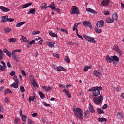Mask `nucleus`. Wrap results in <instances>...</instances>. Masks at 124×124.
<instances>
[{
	"mask_svg": "<svg viewBox=\"0 0 124 124\" xmlns=\"http://www.w3.org/2000/svg\"><path fill=\"white\" fill-rule=\"evenodd\" d=\"M92 90L93 96H94V97H93V101L95 104L99 105V104H100L102 101H103V97L102 95H100V91H102V87L96 86L95 87H92ZM98 95L100 96L97 98L96 96H98Z\"/></svg>",
	"mask_w": 124,
	"mask_h": 124,
	"instance_id": "obj_1",
	"label": "nucleus"
},
{
	"mask_svg": "<svg viewBox=\"0 0 124 124\" xmlns=\"http://www.w3.org/2000/svg\"><path fill=\"white\" fill-rule=\"evenodd\" d=\"M74 114L76 116L77 119L83 120V110L79 108L73 109Z\"/></svg>",
	"mask_w": 124,
	"mask_h": 124,
	"instance_id": "obj_2",
	"label": "nucleus"
},
{
	"mask_svg": "<svg viewBox=\"0 0 124 124\" xmlns=\"http://www.w3.org/2000/svg\"><path fill=\"white\" fill-rule=\"evenodd\" d=\"M70 13L71 14H73L74 15H75V14H77V15H78V14H80L79 8H77V7L75 6H73L72 7V9L71 10Z\"/></svg>",
	"mask_w": 124,
	"mask_h": 124,
	"instance_id": "obj_3",
	"label": "nucleus"
},
{
	"mask_svg": "<svg viewBox=\"0 0 124 124\" xmlns=\"http://www.w3.org/2000/svg\"><path fill=\"white\" fill-rule=\"evenodd\" d=\"M83 38H85L88 42H92L93 43H95L96 42L94 38L91 37L86 34H83Z\"/></svg>",
	"mask_w": 124,
	"mask_h": 124,
	"instance_id": "obj_4",
	"label": "nucleus"
},
{
	"mask_svg": "<svg viewBox=\"0 0 124 124\" xmlns=\"http://www.w3.org/2000/svg\"><path fill=\"white\" fill-rule=\"evenodd\" d=\"M110 4V0H103L101 2V5L102 6H108Z\"/></svg>",
	"mask_w": 124,
	"mask_h": 124,
	"instance_id": "obj_5",
	"label": "nucleus"
},
{
	"mask_svg": "<svg viewBox=\"0 0 124 124\" xmlns=\"http://www.w3.org/2000/svg\"><path fill=\"white\" fill-rule=\"evenodd\" d=\"M113 49L115 50V51L118 53V54H119L120 56H122L123 52H122L121 49H119V46L115 45L113 46Z\"/></svg>",
	"mask_w": 124,
	"mask_h": 124,
	"instance_id": "obj_6",
	"label": "nucleus"
},
{
	"mask_svg": "<svg viewBox=\"0 0 124 124\" xmlns=\"http://www.w3.org/2000/svg\"><path fill=\"white\" fill-rule=\"evenodd\" d=\"M83 26L84 27H88L90 29H93V26H92V23L88 21H85L83 23H82Z\"/></svg>",
	"mask_w": 124,
	"mask_h": 124,
	"instance_id": "obj_7",
	"label": "nucleus"
},
{
	"mask_svg": "<svg viewBox=\"0 0 124 124\" xmlns=\"http://www.w3.org/2000/svg\"><path fill=\"white\" fill-rule=\"evenodd\" d=\"M106 61L108 62V63H111L113 62L112 56H109V55H107L106 57Z\"/></svg>",
	"mask_w": 124,
	"mask_h": 124,
	"instance_id": "obj_8",
	"label": "nucleus"
},
{
	"mask_svg": "<svg viewBox=\"0 0 124 124\" xmlns=\"http://www.w3.org/2000/svg\"><path fill=\"white\" fill-rule=\"evenodd\" d=\"M96 26L97 27H99V28H103L104 27V21L103 20L98 21L96 23Z\"/></svg>",
	"mask_w": 124,
	"mask_h": 124,
	"instance_id": "obj_9",
	"label": "nucleus"
},
{
	"mask_svg": "<svg viewBox=\"0 0 124 124\" xmlns=\"http://www.w3.org/2000/svg\"><path fill=\"white\" fill-rule=\"evenodd\" d=\"M62 92H63V93H65V95H66V96L67 97H69V98H71V94H70V93H69V91H68V90L64 89L62 91Z\"/></svg>",
	"mask_w": 124,
	"mask_h": 124,
	"instance_id": "obj_10",
	"label": "nucleus"
},
{
	"mask_svg": "<svg viewBox=\"0 0 124 124\" xmlns=\"http://www.w3.org/2000/svg\"><path fill=\"white\" fill-rule=\"evenodd\" d=\"M0 9L3 11V12H8L10 11V9L4 7L0 6Z\"/></svg>",
	"mask_w": 124,
	"mask_h": 124,
	"instance_id": "obj_11",
	"label": "nucleus"
},
{
	"mask_svg": "<svg viewBox=\"0 0 124 124\" xmlns=\"http://www.w3.org/2000/svg\"><path fill=\"white\" fill-rule=\"evenodd\" d=\"M42 89L45 90L46 92H50L51 91V87L50 86H42Z\"/></svg>",
	"mask_w": 124,
	"mask_h": 124,
	"instance_id": "obj_12",
	"label": "nucleus"
},
{
	"mask_svg": "<svg viewBox=\"0 0 124 124\" xmlns=\"http://www.w3.org/2000/svg\"><path fill=\"white\" fill-rule=\"evenodd\" d=\"M3 52L7 55V56H8V57H9V58L11 57V52L7 50V49L4 48L3 49Z\"/></svg>",
	"mask_w": 124,
	"mask_h": 124,
	"instance_id": "obj_13",
	"label": "nucleus"
},
{
	"mask_svg": "<svg viewBox=\"0 0 124 124\" xmlns=\"http://www.w3.org/2000/svg\"><path fill=\"white\" fill-rule=\"evenodd\" d=\"M47 7H49V8H51V9H52V10H53V9H55V8H56V6H55V3L54 2L51 3L50 5H49L47 7H46L45 9H46V8H47Z\"/></svg>",
	"mask_w": 124,
	"mask_h": 124,
	"instance_id": "obj_14",
	"label": "nucleus"
},
{
	"mask_svg": "<svg viewBox=\"0 0 124 124\" xmlns=\"http://www.w3.org/2000/svg\"><path fill=\"white\" fill-rule=\"evenodd\" d=\"M106 22L108 24H112V23L114 22L113 20L112 19V18H111L109 17H108L106 18Z\"/></svg>",
	"mask_w": 124,
	"mask_h": 124,
	"instance_id": "obj_15",
	"label": "nucleus"
},
{
	"mask_svg": "<svg viewBox=\"0 0 124 124\" xmlns=\"http://www.w3.org/2000/svg\"><path fill=\"white\" fill-rule=\"evenodd\" d=\"M93 75H94V76H96V77H99V76L101 75V73L97 71V70H95L93 72Z\"/></svg>",
	"mask_w": 124,
	"mask_h": 124,
	"instance_id": "obj_16",
	"label": "nucleus"
},
{
	"mask_svg": "<svg viewBox=\"0 0 124 124\" xmlns=\"http://www.w3.org/2000/svg\"><path fill=\"white\" fill-rule=\"evenodd\" d=\"M7 17H8L7 16H1V22L2 23H6V22H7Z\"/></svg>",
	"mask_w": 124,
	"mask_h": 124,
	"instance_id": "obj_17",
	"label": "nucleus"
},
{
	"mask_svg": "<svg viewBox=\"0 0 124 124\" xmlns=\"http://www.w3.org/2000/svg\"><path fill=\"white\" fill-rule=\"evenodd\" d=\"M112 20H113V22L115 21L117 22L118 21V15L117 14H114L112 15Z\"/></svg>",
	"mask_w": 124,
	"mask_h": 124,
	"instance_id": "obj_18",
	"label": "nucleus"
},
{
	"mask_svg": "<svg viewBox=\"0 0 124 124\" xmlns=\"http://www.w3.org/2000/svg\"><path fill=\"white\" fill-rule=\"evenodd\" d=\"M86 11L87 12H90V13H93V14H95V11H94L93 9L91 8H86Z\"/></svg>",
	"mask_w": 124,
	"mask_h": 124,
	"instance_id": "obj_19",
	"label": "nucleus"
},
{
	"mask_svg": "<svg viewBox=\"0 0 124 124\" xmlns=\"http://www.w3.org/2000/svg\"><path fill=\"white\" fill-rule=\"evenodd\" d=\"M19 82H14L11 84V87H13L15 89H18V87L19 85Z\"/></svg>",
	"mask_w": 124,
	"mask_h": 124,
	"instance_id": "obj_20",
	"label": "nucleus"
},
{
	"mask_svg": "<svg viewBox=\"0 0 124 124\" xmlns=\"http://www.w3.org/2000/svg\"><path fill=\"white\" fill-rule=\"evenodd\" d=\"M57 71H66V69L63 67L59 66L57 67Z\"/></svg>",
	"mask_w": 124,
	"mask_h": 124,
	"instance_id": "obj_21",
	"label": "nucleus"
},
{
	"mask_svg": "<svg viewBox=\"0 0 124 124\" xmlns=\"http://www.w3.org/2000/svg\"><path fill=\"white\" fill-rule=\"evenodd\" d=\"M49 34L52 37H58V35H57L54 32H53V31H49Z\"/></svg>",
	"mask_w": 124,
	"mask_h": 124,
	"instance_id": "obj_22",
	"label": "nucleus"
},
{
	"mask_svg": "<svg viewBox=\"0 0 124 124\" xmlns=\"http://www.w3.org/2000/svg\"><path fill=\"white\" fill-rule=\"evenodd\" d=\"M32 3L31 2L26 3L22 6V8H27V7H29V6H31V5H32Z\"/></svg>",
	"mask_w": 124,
	"mask_h": 124,
	"instance_id": "obj_23",
	"label": "nucleus"
},
{
	"mask_svg": "<svg viewBox=\"0 0 124 124\" xmlns=\"http://www.w3.org/2000/svg\"><path fill=\"white\" fill-rule=\"evenodd\" d=\"M98 121L99 123H103V122H105V123H106L107 120L105 118H98Z\"/></svg>",
	"mask_w": 124,
	"mask_h": 124,
	"instance_id": "obj_24",
	"label": "nucleus"
},
{
	"mask_svg": "<svg viewBox=\"0 0 124 124\" xmlns=\"http://www.w3.org/2000/svg\"><path fill=\"white\" fill-rule=\"evenodd\" d=\"M4 57V53L1 49H0V61H1L2 59Z\"/></svg>",
	"mask_w": 124,
	"mask_h": 124,
	"instance_id": "obj_25",
	"label": "nucleus"
},
{
	"mask_svg": "<svg viewBox=\"0 0 124 124\" xmlns=\"http://www.w3.org/2000/svg\"><path fill=\"white\" fill-rule=\"evenodd\" d=\"M54 45H55V42H49L48 43V46L50 48H53V47H55V46H54Z\"/></svg>",
	"mask_w": 124,
	"mask_h": 124,
	"instance_id": "obj_26",
	"label": "nucleus"
},
{
	"mask_svg": "<svg viewBox=\"0 0 124 124\" xmlns=\"http://www.w3.org/2000/svg\"><path fill=\"white\" fill-rule=\"evenodd\" d=\"M24 24H26V21L17 23V24L16 25V28H20V27H21V26H23Z\"/></svg>",
	"mask_w": 124,
	"mask_h": 124,
	"instance_id": "obj_27",
	"label": "nucleus"
},
{
	"mask_svg": "<svg viewBox=\"0 0 124 124\" xmlns=\"http://www.w3.org/2000/svg\"><path fill=\"white\" fill-rule=\"evenodd\" d=\"M112 56V62H119V57L117 56Z\"/></svg>",
	"mask_w": 124,
	"mask_h": 124,
	"instance_id": "obj_28",
	"label": "nucleus"
},
{
	"mask_svg": "<svg viewBox=\"0 0 124 124\" xmlns=\"http://www.w3.org/2000/svg\"><path fill=\"white\" fill-rule=\"evenodd\" d=\"M27 119H28V116L27 115H23L21 116V120H22L23 122H27Z\"/></svg>",
	"mask_w": 124,
	"mask_h": 124,
	"instance_id": "obj_29",
	"label": "nucleus"
},
{
	"mask_svg": "<svg viewBox=\"0 0 124 124\" xmlns=\"http://www.w3.org/2000/svg\"><path fill=\"white\" fill-rule=\"evenodd\" d=\"M39 94L40 95V98L42 99H43L45 97V95L43 94V93L42 92H39Z\"/></svg>",
	"mask_w": 124,
	"mask_h": 124,
	"instance_id": "obj_30",
	"label": "nucleus"
},
{
	"mask_svg": "<svg viewBox=\"0 0 124 124\" xmlns=\"http://www.w3.org/2000/svg\"><path fill=\"white\" fill-rule=\"evenodd\" d=\"M7 93H12L11 90L9 89H7L5 90L4 92V94L6 95Z\"/></svg>",
	"mask_w": 124,
	"mask_h": 124,
	"instance_id": "obj_31",
	"label": "nucleus"
},
{
	"mask_svg": "<svg viewBox=\"0 0 124 124\" xmlns=\"http://www.w3.org/2000/svg\"><path fill=\"white\" fill-rule=\"evenodd\" d=\"M30 13L32 14V15H34L35 14V8H31L30 9Z\"/></svg>",
	"mask_w": 124,
	"mask_h": 124,
	"instance_id": "obj_32",
	"label": "nucleus"
},
{
	"mask_svg": "<svg viewBox=\"0 0 124 124\" xmlns=\"http://www.w3.org/2000/svg\"><path fill=\"white\" fill-rule=\"evenodd\" d=\"M89 110L92 112V113H94L95 111H94V109H93V107L92 106H90L89 107Z\"/></svg>",
	"mask_w": 124,
	"mask_h": 124,
	"instance_id": "obj_33",
	"label": "nucleus"
},
{
	"mask_svg": "<svg viewBox=\"0 0 124 124\" xmlns=\"http://www.w3.org/2000/svg\"><path fill=\"white\" fill-rule=\"evenodd\" d=\"M32 85H33L34 88L37 87V84L36 83V81H35V79H33L32 81L31 82Z\"/></svg>",
	"mask_w": 124,
	"mask_h": 124,
	"instance_id": "obj_34",
	"label": "nucleus"
},
{
	"mask_svg": "<svg viewBox=\"0 0 124 124\" xmlns=\"http://www.w3.org/2000/svg\"><path fill=\"white\" fill-rule=\"evenodd\" d=\"M97 110L98 114H104V111H103V110H102L101 108H97Z\"/></svg>",
	"mask_w": 124,
	"mask_h": 124,
	"instance_id": "obj_35",
	"label": "nucleus"
},
{
	"mask_svg": "<svg viewBox=\"0 0 124 124\" xmlns=\"http://www.w3.org/2000/svg\"><path fill=\"white\" fill-rule=\"evenodd\" d=\"M90 113V111L89 110H87L84 113V116L85 118H88L89 117V113Z\"/></svg>",
	"mask_w": 124,
	"mask_h": 124,
	"instance_id": "obj_36",
	"label": "nucleus"
},
{
	"mask_svg": "<svg viewBox=\"0 0 124 124\" xmlns=\"http://www.w3.org/2000/svg\"><path fill=\"white\" fill-rule=\"evenodd\" d=\"M95 31L97 33H101L102 31L101 29H99L98 28H96Z\"/></svg>",
	"mask_w": 124,
	"mask_h": 124,
	"instance_id": "obj_37",
	"label": "nucleus"
},
{
	"mask_svg": "<svg viewBox=\"0 0 124 124\" xmlns=\"http://www.w3.org/2000/svg\"><path fill=\"white\" fill-rule=\"evenodd\" d=\"M15 41H17V40L14 38H10L9 39V43H11V42H15Z\"/></svg>",
	"mask_w": 124,
	"mask_h": 124,
	"instance_id": "obj_38",
	"label": "nucleus"
},
{
	"mask_svg": "<svg viewBox=\"0 0 124 124\" xmlns=\"http://www.w3.org/2000/svg\"><path fill=\"white\" fill-rule=\"evenodd\" d=\"M4 31H5V32L8 33L9 32H10V31H11V29L9 28H5L4 29Z\"/></svg>",
	"mask_w": 124,
	"mask_h": 124,
	"instance_id": "obj_39",
	"label": "nucleus"
},
{
	"mask_svg": "<svg viewBox=\"0 0 124 124\" xmlns=\"http://www.w3.org/2000/svg\"><path fill=\"white\" fill-rule=\"evenodd\" d=\"M14 80L15 82H19V79H18V77H17V76L15 75L14 76Z\"/></svg>",
	"mask_w": 124,
	"mask_h": 124,
	"instance_id": "obj_40",
	"label": "nucleus"
},
{
	"mask_svg": "<svg viewBox=\"0 0 124 124\" xmlns=\"http://www.w3.org/2000/svg\"><path fill=\"white\" fill-rule=\"evenodd\" d=\"M78 24H77V23H76V24H74V27H73V31H77V30H78V29H77V28L78 27Z\"/></svg>",
	"mask_w": 124,
	"mask_h": 124,
	"instance_id": "obj_41",
	"label": "nucleus"
},
{
	"mask_svg": "<svg viewBox=\"0 0 124 124\" xmlns=\"http://www.w3.org/2000/svg\"><path fill=\"white\" fill-rule=\"evenodd\" d=\"M15 124H18L20 123V118H16L14 120Z\"/></svg>",
	"mask_w": 124,
	"mask_h": 124,
	"instance_id": "obj_42",
	"label": "nucleus"
},
{
	"mask_svg": "<svg viewBox=\"0 0 124 124\" xmlns=\"http://www.w3.org/2000/svg\"><path fill=\"white\" fill-rule=\"evenodd\" d=\"M64 60L66 62H67V63H69V62H70V60H69V58H68V56H66L65 57Z\"/></svg>",
	"mask_w": 124,
	"mask_h": 124,
	"instance_id": "obj_43",
	"label": "nucleus"
},
{
	"mask_svg": "<svg viewBox=\"0 0 124 124\" xmlns=\"http://www.w3.org/2000/svg\"><path fill=\"white\" fill-rule=\"evenodd\" d=\"M40 33V31H33V32L32 33V34L33 35H35V34H39Z\"/></svg>",
	"mask_w": 124,
	"mask_h": 124,
	"instance_id": "obj_44",
	"label": "nucleus"
},
{
	"mask_svg": "<svg viewBox=\"0 0 124 124\" xmlns=\"http://www.w3.org/2000/svg\"><path fill=\"white\" fill-rule=\"evenodd\" d=\"M91 68V67L89 66H85L84 67V71H88L89 70V69Z\"/></svg>",
	"mask_w": 124,
	"mask_h": 124,
	"instance_id": "obj_45",
	"label": "nucleus"
},
{
	"mask_svg": "<svg viewBox=\"0 0 124 124\" xmlns=\"http://www.w3.org/2000/svg\"><path fill=\"white\" fill-rule=\"evenodd\" d=\"M47 4L45 3L42 4V5L40 6L41 9H45V6H46Z\"/></svg>",
	"mask_w": 124,
	"mask_h": 124,
	"instance_id": "obj_46",
	"label": "nucleus"
},
{
	"mask_svg": "<svg viewBox=\"0 0 124 124\" xmlns=\"http://www.w3.org/2000/svg\"><path fill=\"white\" fill-rule=\"evenodd\" d=\"M43 104H44V105L45 106H46V107H51V105H50V104H47V103H46V102H43Z\"/></svg>",
	"mask_w": 124,
	"mask_h": 124,
	"instance_id": "obj_47",
	"label": "nucleus"
},
{
	"mask_svg": "<svg viewBox=\"0 0 124 124\" xmlns=\"http://www.w3.org/2000/svg\"><path fill=\"white\" fill-rule=\"evenodd\" d=\"M7 19V22H14V19L13 18H9L8 16Z\"/></svg>",
	"mask_w": 124,
	"mask_h": 124,
	"instance_id": "obj_48",
	"label": "nucleus"
},
{
	"mask_svg": "<svg viewBox=\"0 0 124 124\" xmlns=\"http://www.w3.org/2000/svg\"><path fill=\"white\" fill-rule=\"evenodd\" d=\"M103 13L104 15H109L110 14V12H109V11H104Z\"/></svg>",
	"mask_w": 124,
	"mask_h": 124,
	"instance_id": "obj_49",
	"label": "nucleus"
},
{
	"mask_svg": "<svg viewBox=\"0 0 124 124\" xmlns=\"http://www.w3.org/2000/svg\"><path fill=\"white\" fill-rule=\"evenodd\" d=\"M5 69H6L5 68H4L3 66L0 65V70H1V71H4V70H5Z\"/></svg>",
	"mask_w": 124,
	"mask_h": 124,
	"instance_id": "obj_50",
	"label": "nucleus"
},
{
	"mask_svg": "<svg viewBox=\"0 0 124 124\" xmlns=\"http://www.w3.org/2000/svg\"><path fill=\"white\" fill-rule=\"evenodd\" d=\"M20 91L21 93H25V88L24 86H21L20 87Z\"/></svg>",
	"mask_w": 124,
	"mask_h": 124,
	"instance_id": "obj_51",
	"label": "nucleus"
},
{
	"mask_svg": "<svg viewBox=\"0 0 124 124\" xmlns=\"http://www.w3.org/2000/svg\"><path fill=\"white\" fill-rule=\"evenodd\" d=\"M1 63L3 65V67L4 68H6V64H5V63L4 62L1 61Z\"/></svg>",
	"mask_w": 124,
	"mask_h": 124,
	"instance_id": "obj_52",
	"label": "nucleus"
},
{
	"mask_svg": "<svg viewBox=\"0 0 124 124\" xmlns=\"http://www.w3.org/2000/svg\"><path fill=\"white\" fill-rule=\"evenodd\" d=\"M107 107H108V105L107 104H105L102 107V109H103V110H105Z\"/></svg>",
	"mask_w": 124,
	"mask_h": 124,
	"instance_id": "obj_53",
	"label": "nucleus"
},
{
	"mask_svg": "<svg viewBox=\"0 0 124 124\" xmlns=\"http://www.w3.org/2000/svg\"><path fill=\"white\" fill-rule=\"evenodd\" d=\"M12 52H14V53H20L21 52V49H16V50H13Z\"/></svg>",
	"mask_w": 124,
	"mask_h": 124,
	"instance_id": "obj_54",
	"label": "nucleus"
},
{
	"mask_svg": "<svg viewBox=\"0 0 124 124\" xmlns=\"http://www.w3.org/2000/svg\"><path fill=\"white\" fill-rule=\"evenodd\" d=\"M15 74H16V73H15V71H12L10 73V75H11V76H15Z\"/></svg>",
	"mask_w": 124,
	"mask_h": 124,
	"instance_id": "obj_55",
	"label": "nucleus"
},
{
	"mask_svg": "<svg viewBox=\"0 0 124 124\" xmlns=\"http://www.w3.org/2000/svg\"><path fill=\"white\" fill-rule=\"evenodd\" d=\"M34 43H35V40H32L31 41L29 44L30 45V46H31L32 44H34Z\"/></svg>",
	"mask_w": 124,
	"mask_h": 124,
	"instance_id": "obj_56",
	"label": "nucleus"
},
{
	"mask_svg": "<svg viewBox=\"0 0 124 124\" xmlns=\"http://www.w3.org/2000/svg\"><path fill=\"white\" fill-rule=\"evenodd\" d=\"M21 40H23V42H27V38L22 36V38L21 39Z\"/></svg>",
	"mask_w": 124,
	"mask_h": 124,
	"instance_id": "obj_57",
	"label": "nucleus"
},
{
	"mask_svg": "<svg viewBox=\"0 0 124 124\" xmlns=\"http://www.w3.org/2000/svg\"><path fill=\"white\" fill-rule=\"evenodd\" d=\"M11 55H12L13 58H16V57H17V55L16 54H15V52H12Z\"/></svg>",
	"mask_w": 124,
	"mask_h": 124,
	"instance_id": "obj_58",
	"label": "nucleus"
},
{
	"mask_svg": "<svg viewBox=\"0 0 124 124\" xmlns=\"http://www.w3.org/2000/svg\"><path fill=\"white\" fill-rule=\"evenodd\" d=\"M28 123L29 124H33V122H32V120L31 119L28 120Z\"/></svg>",
	"mask_w": 124,
	"mask_h": 124,
	"instance_id": "obj_59",
	"label": "nucleus"
},
{
	"mask_svg": "<svg viewBox=\"0 0 124 124\" xmlns=\"http://www.w3.org/2000/svg\"><path fill=\"white\" fill-rule=\"evenodd\" d=\"M54 10L55 11H57V12H58V13H61V10L59 8H55V9H54Z\"/></svg>",
	"mask_w": 124,
	"mask_h": 124,
	"instance_id": "obj_60",
	"label": "nucleus"
},
{
	"mask_svg": "<svg viewBox=\"0 0 124 124\" xmlns=\"http://www.w3.org/2000/svg\"><path fill=\"white\" fill-rule=\"evenodd\" d=\"M4 100H5V103H8V102L9 101V99H8V98H7V97H5Z\"/></svg>",
	"mask_w": 124,
	"mask_h": 124,
	"instance_id": "obj_61",
	"label": "nucleus"
},
{
	"mask_svg": "<svg viewBox=\"0 0 124 124\" xmlns=\"http://www.w3.org/2000/svg\"><path fill=\"white\" fill-rule=\"evenodd\" d=\"M21 73L24 75V76H27V74H26V72H25V71L21 70Z\"/></svg>",
	"mask_w": 124,
	"mask_h": 124,
	"instance_id": "obj_62",
	"label": "nucleus"
},
{
	"mask_svg": "<svg viewBox=\"0 0 124 124\" xmlns=\"http://www.w3.org/2000/svg\"><path fill=\"white\" fill-rule=\"evenodd\" d=\"M19 115L21 117H22L23 115V111H22V109L19 110Z\"/></svg>",
	"mask_w": 124,
	"mask_h": 124,
	"instance_id": "obj_63",
	"label": "nucleus"
},
{
	"mask_svg": "<svg viewBox=\"0 0 124 124\" xmlns=\"http://www.w3.org/2000/svg\"><path fill=\"white\" fill-rule=\"evenodd\" d=\"M14 60H15V61H16V62H19V59H18V58H17V56L16 57H14Z\"/></svg>",
	"mask_w": 124,
	"mask_h": 124,
	"instance_id": "obj_64",
	"label": "nucleus"
}]
</instances>
